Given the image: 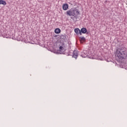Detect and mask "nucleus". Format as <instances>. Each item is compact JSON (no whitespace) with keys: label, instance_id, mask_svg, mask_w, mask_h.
<instances>
[{"label":"nucleus","instance_id":"nucleus-1","mask_svg":"<svg viewBox=\"0 0 127 127\" xmlns=\"http://www.w3.org/2000/svg\"><path fill=\"white\" fill-rule=\"evenodd\" d=\"M115 54L120 60L127 59V49L125 47L117 48Z\"/></svg>","mask_w":127,"mask_h":127},{"label":"nucleus","instance_id":"nucleus-2","mask_svg":"<svg viewBox=\"0 0 127 127\" xmlns=\"http://www.w3.org/2000/svg\"><path fill=\"white\" fill-rule=\"evenodd\" d=\"M67 15L69 16H74L75 18L77 19L79 17L78 15H80V11L77 9H70L66 11Z\"/></svg>","mask_w":127,"mask_h":127},{"label":"nucleus","instance_id":"nucleus-3","mask_svg":"<svg viewBox=\"0 0 127 127\" xmlns=\"http://www.w3.org/2000/svg\"><path fill=\"white\" fill-rule=\"evenodd\" d=\"M65 48H63L62 46L59 47V50H58L57 53L59 54H65Z\"/></svg>","mask_w":127,"mask_h":127},{"label":"nucleus","instance_id":"nucleus-4","mask_svg":"<svg viewBox=\"0 0 127 127\" xmlns=\"http://www.w3.org/2000/svg\"><path fill=\"white\" fill-rule=\"evenodd\" d=\"M89 55V53L87 51H83V52L81 53L80 56L83 58H86Z\"/></svg>","mask_w":127,"mask_h":127},{"label":"nucleus","instance_id":"nucleus-5","mask_svg":"<svg viewBox=\"0 0 127 127\" xmlns=\"http://www.w3.org/2000/svg\"><path fill=\"white\" fill-rule=\"evenodd\" d=\"M72 57L73 58H75V59H77V58H78V52L76 51H73Z\"/></svg>","mask_w":127,"mask_h":127},{"label":"nucleus","instance_id":"nucleus-6","mask_svg":"<svg viewBox=\"0 0 127 127\" xmlns=\"http://www.w3.org/2000/svg\"><path fill=\"white\" fill-rule=\"evenodd\" d=\"M69 7V5L67 3H64L63 5V9L64 10H67Z\"/></svg>","mask_w":127,"mask_h":127},{"label":"nucleus","instance_id":"nucleus-7","mask_svg":"<svg viewBox=\"0 0 127 127\" xmlns=\"http://www.w3.org/2000/svg\"><path fill=\"white\" fill-rule=\"evenodd\" d=\"M80 31L82 33L85 34L87 33V29L86 28H82L81 29Z\"/></svg>","mask_w":127,"mask_h":127},{"label":"nucleus","instance_id":"nucleus-8","mask_svg":"<svg viewBox=\"0 0 127 127\" xmlns=\"http://www.w3.org/2000/svg\"><path fill=\"white\" fill-rule=\"evenodd\" d=\"M60 32H61V30H60V29L59 28H56L55 30V33L56 34H59V33H60Z\"/></svg>","mask_w":127,"mask_h":127},{"label":"nucleus","instance_id":"nucleus-9","mask_svg":"<svg viewBox=\"0 0 127 127\" xmlns=\"http://www.w3.org/2000/svg\"><path fill=\"white\" fill-rule=\"evenodd\" d=\"M0 4H3V5H5L6 4V2L2 0H0Z\"/></svg>","mask_w":127,"mask_h":127},{"label":"nucleus","instance_id":"nucleus-10","mask_svg":"<svg viewBox=\"0 0 127 127\" xmlns=\"http://www.w3.org/2000/svg\"><path fill=\"white\" fill-rule=\"evenodd\" d=\"M79 31H80V29L78 28L74 29V32H75L76 34H79Z\"/></svg>","mask_w":127,"mask_h":127},{"label":"nucleus","instance_id":"nucleus-11","mask_svg":"<svg viewBox=\"0 0 127 127\" xmlns=\"http://www.w3.org/2000/svg\"><path fill=\"white\" fill-rule=\"evenodd\" d=\"M79 40L80 41H86V38L84 37H80Z\"/></svg>","mask_w":127,"mask_h":127},{"label":"nucleus","instance_id":"nucleus-12","mask_svg":"<svg viewBox=\"0 0 127 127\" xmlns=\"http://www.w3.org/2000/svg\"><path fill=\"white\" fill-rule=\"evenodd\" d=\"M61 38H62V39H64V40H65V39L66 38V35H62L61 36Z\"/></svg>","mask_w":127,"mask_h":127},{"label":"nucleus","instance_id":"nucleus-13","mask_svg":"<svg viewBox=\"0 0 127 127\" xmlns=\"http://www.w3.org/2000/svg\"><path fill=\"white\" fill-rule=\"evenodd\" d=\"M78 34H80V35H82V32L81 31V30L79 31Z\"/></svg>","mask_w":127,"mask_h":127}]
</instances>
